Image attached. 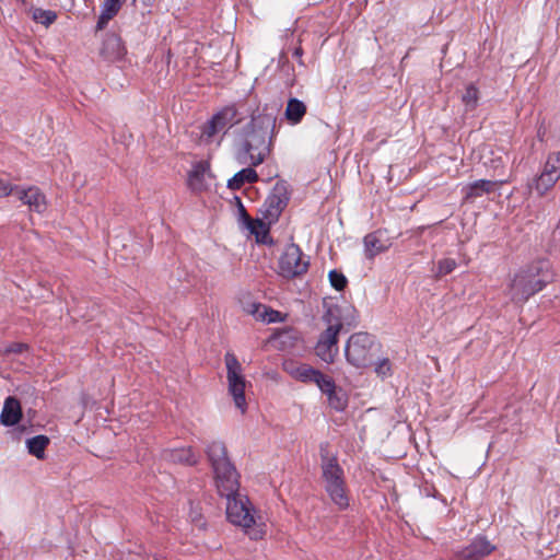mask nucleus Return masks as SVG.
Instances as JSON below:
<instances>
[{"mask_svg":"<svg viewBox=\"0 0 560 560\" xmlns=\"http://www.w3.org/2000/svg\"><path fill=\"white\" fill-rule=\"evenodd\" d=\"M305 114L306 106L302 101L294 97L288 101L284 115L292 125L299 124Z\"/></svg>","mask_w":560,"mask_h":560,"instance_id":"nucleus-25","label":"nucleus"},{"mask_svg":"<svg viewBox=\"0 0 560 560\" xmlns=\"http://www.w3.org/2000/svg\"><path fill=\"white\" fill-rule=\"evenodd\" d=\"M165 456L172 463L185 464V465H196L199 460L198 455H196L191 447H180L170 450L165 453Z\"/></svg>","mask_w":560,"mask_h":560,"instance_id":"nucleus-23","label":"nucleus"},{"mask_svg":"<svg viewBox=\"0 0 560 560\" xmlns=\"http://www.w3.org/2000/svg\"><path fill=\"white\" fill-rule=\"evenodd\" d=\"M22 416L23 412L19 399L14 396L7 397L0 413V423L4 427H13L21 421Z\"/></svg>","mask_w":560,"mask_h":560,"instance_id":"nucleus-18","label":"nucleus"},{"mask_svg":"<svg viewBox=\"0 0 560 560\" xmlns=\"http://www.w3.org/2000/svg\"><path fill=\"white\" fill-rule=\"evenodd\" d=\"M241 306L245 312V307H249L250 304H258L257 302L250 301V296L248 294H244L243 298L240 299Z\"/></svg>","mask_w":560,"mask_h":560,"instance_id":"nucleus-36","label":"nucleus"},{"mask_svg":"<svg viewBox=\"0 0 560 560\" xmlns=\"http://www.w3.org/2000/svg\"><path fill=\"white\" fill-rule=\"evenodd\" d=\"M494 549L495 547L486 537L478 536L469 546L456 551L454 560H480Z\"/></svg>","mask_w":560,"mask_h":560,"instance_id":"nucleus-12","label":"nucleus"},{"mask_svg":"<svg viewBox=\"0 0 560 560\" xmlns=\"http://www.w3.org/2000/svg\"><path fill=\"white\" fill-rule=\"evenodd\" d=\"M271 224L264 220L262 217L252 219L249 215H246V228L255 235L257 243L272 244V238L269 235Z\"/></svg>","mask_w":560,"mask_h":560,"instance_id":"nucleus-19","label":"nucleus"},{"mask_svg":"<svg viewBox=\"0 0 560 560\" xmlns=\"http://www.w3.org/2000/svg\"><path fill=\"white\" fill-rule=\"evenodd\" d=\"M542 172L560 178V152H553L548 155Z\"/></svg>","mask_w":560,"mask_h":560,"instance_id":"nucleus-30","label":"nucleus"},{"mask_svg":"<svg viewBox=\"0 0 560 560\" xmlns=\"http://www.w3.org/2000/svg\"><path fill=\"white\" fill-rule=\"evenodd\" d=\"M48 444L49 439L46 435H36L26 441L28 453L38 459L45 458V450Z\"/></svg>","mask_w":560,"mask_h":560,"instance_id":"nucleus-27","label":"nucleus"},{"mask_svg":"<svg viewBox=\"0 0 560 560\" xmlns=\"http://www.w3.org/2000/svg\"><path fill=\"white\" fill-rule=\"evenodd\" d=\"M33 19L45 26H49L56 21L57 14L51 10L35 9Z\"/></svg>","mask_w":560,"mask_h":560,"instance_id":"nucleus-31","label":"nucleus"},{"mask_svg":"<svg viewBox=\"0 0 560 560\" xmlns=\"http://www.w3.org/2000/svg\"><path fill=\"white\" fill-rule=\"evenodd\" d=\"M15 195L24 205H27L32 211L43 213L47 209L45 195L35 186H31L26 189L15 186Z\"/></svg>","mask_w":560,"mask_h":560,"instance_id":"nucleus-14","label":"nucleus"},{"mask_svg":"<svg viewBox=\"0 0 560 560\" xmlns=\"http://www.w3.org/2000/svg\"><path fill=\"white\" fill-rule=\"evenodd\" d=\"M206 454L212 466L219 492L231 493L236 487H240L238 474L228 456V450L223 442L212 441L207 445Z\"/></svg>","mask_w":560,"mask_h":560,"instance_id":"nucleus-4","label":"nucleus"},{"mask_svg":"<svg viewBox=\"0 0 560 560\" xmlns=\"http://www.w3.org/2000/svg\"><path fill=\"white\" fill-rule=\"evenodd\" d=\"M282 369L296 381L314 383L319 389L329 390L331 388L330 377L306 363L285 360L282 363Z\"/></svg>","mask_w":560,"mask_h":560,"instance_id":"nucleus-10","label":"nucleus"},{"mask_svg":"<svg viewBox=\"0 0 560 560\" xmlns=\"http://www.w3.org/2000/svg\"><path fill=\"white\" fill-rule=\"evenodd\" d=\"M101 55L108 61L120 60L126 55V48L121 38L115 33L106 34L101 48Z\"/></svg>","mask_w":560,"mask_h":560,"instance_id":"nucleus-16","label":"nucleus"},{"mask_svg":"<svg viewBox=\"0 0 560 560\" xmlns=\"http://www.w3.org/2000/svg\"><path fill=\"white\" fill-rule=\"evenodd\" d=\"M375 372L377 373V375H381V376L388 375L390 372L389 361L387 359H384L381 362H378L375 366Z\"/></svg>","mask_w":560,"mask_h":560,"instance_id":"nucleus-34","label":"nucleus"},{"mask_svg":"<svg viewBox=\"0 0 560 560\" xmlns=\"http://www.w3.org/2000/svg\"><path fill=\"white\" fill-rule=\"evenodd\" d=\"M558 180L559 178L541 172L537 177L533 179L532 183L528 184V189H535L538 196L541 197L547 194Z\"/></svg>","mask_w":560,"mask_h":560,"instance_id":"nucleus-26","label":"nucleus"},{"mask_svg":"<svg viewBox=\"0 0 560 560\" xmlns=\"http://www.w3.org/2000/svg\"><path fill=\"white\" fill-rule=\"evenodd\" d=\"M235 113L231 108H224L215 114L205 126L202 133L208 138L224 131L232 126Z\"/></svg>","mask_w":560,"mask_h":560,"instance_id":"nucleus-15","label":"nucleus"},{"mask_svg":"<svg viewBox=\"0 0 560 560\" xmlns=\"http://www.w3.org/2000/svg\"><path fill=\"white\" fill-rule=\"evenodd\" d=\"M240 211H241V214H242L244 221L246 222V215H248V214H247L244 206L241 202H240Z\"/></svg>","mask_w":560,"mask_h":560,"instance_id":"nucleus-39","label":"nucleus"},{"mask_svg":"<svg viewBox=\"0 0 560 560\" xmlns=\"http://www.w3.org/2000/svg\"><path fill=\"white\" fill-rule=\"evenodd\" d=\"M155 0H139V2L143 5V7H150L152 5V3L154 2ZM138 2V0H132V3L136 4Z\"/></svg>","mask_w":560,"mask_h":560,"instance_id":"nucleus-38","label":"nucleus"},{"mask_svg":"<svg viewBox=\"0 0 560 560\" xmlns=\"http://www.w3.org/2000/svg\"><path fill=\"white\" fill-rule=\"evenodd\" d=\"M323 320L327 327L318 337L315 345V354L322 361L332 363L338 354V336L342 329V322L331 308L325 313Z\"/></svg>","mask_w":560,"mask_h":560,"instance_id":"nucleus-6","label":"nucleus"},{"mask_svg":"<svg viewBox=\"0 0 560 560\" xmlns=\"http://www.w3.org/2000/svg\"><path fill=\"white\" fill-rule=\"evenodd\" d=\"M363 245L365 258L373 259L386 252L392 246V242L385 232L377 230L364 236Z\"/></svg>","mask_w":560,"mask_h":560,"instance_id":"nucleus-13","label":"nucleus"},{"mask_svg":"<svg viewBox=\"0 0 560 560\" xmlns=\"http://www.w3.org/2000/svg\"><path fill=\"white\" fill-rule=\"evenodd\" d=\"M245 313L265 323H277L282 320L280 312L268 308L262 304H250L249 307H245Z\"/></svg>","mask_w":560,"mask_h":560,"instance_id":"nucleus-21","label":"nucleus"},{"mask_svg":"<svg viewBox=\"0 0 560 560\" xmlns=\"http://www.w3.org/2000/svg\"><path fill=\"white\" fill-rule=\"evenodd\" d=\"M479 101V90L475 84L466 86L465 92L462 95V102L465 105L466 110H474Z\"/></svg>","mask_w":560,"mask_h":560,"instance_id":"nucleus-29","label":"nucleus"},{"mask_svg":"<svg viewBox=\"0 0 560 560\" xmlns=\"http://www.w3.org/2000/svg\"><path fill=\"white\" fill-rule=\"evenodd\" d=\"M26 348L23 343L13 345L8 349V352H22Z\"/></svg>","mask_w":560,"mask_h":560,"instance_id":"nucleus-37","label":"nucleus"},{"mask_svg":"<svg viewBox=\"0 0 560 560\" xmlns=\"http://www.w3.org/2000/svg\"><path fill=\"white\" fill-rule=\"evenodd\" d=\"M301 55H302V48H300V47H299V48H296V49L294 50V56H296V57H301Z\"/></svg>","mask_w":560,"mask_h":560,"instance_id":"nucleus-40","label":"nucleus"},{"mask_svg":"<svg viewBox=\"0 0 560 560\" xmlns=\"http://www.w3.org/2000/svg\"><path fill=\"white\" fill-rule=\"evenodd\" d=\"M505 180H488V179H479L475 180L467 186H465V200L472 201L476 198H479L483 195H488L493 192L497 188H499Z\"/></svg>","mask_w":560,"mask_h":560,"instance_id":"nucleus-17","label":"nucleus"},{"mask_svg":"<svg viewBox=\"0 0 560 560\" xmlns=\"http://www.w3.org/2000/svg\"><path fill=\"white\" fill-rule=\"evenodd\" d=\"M126 0H103L102 10L97 21V30H103L108 22L119 12Z\"/></svg>","mask_w":560,"mask_h":560,"instance_id":"nucleus-20","label":"nucleus"},{"mask_svg":"<svg viewBox=\"0 0 560 560\" xmlns=\"http://www.w3.org/2000/svg\"><path fill=\"white\" fill-rule=\"evenodd\" d=\"M224 362L226 366L229 393L233 397L236 408H238L242 411V413H244L247 404L245 399L246 380L243 374V368L236 355L232 352L225 353Z\"/></svg>","mask_w":560,"mask_h":560,"instance_id":"nucleus-8","label":"nucleus"},{"mask_svg":"<svg viewBox=\"0 0 560 560\" xmlns=\"http://www.w3.org/2000/svg\"><path fill=\"white\" fill-rule=\"evenodd\" d=\"M456 261L453 258H444L438 264V277H443L451 273L456 268Z\"/></svg>","mask_w":560,"mask_h":560,"instance_id":"nucleus-32","label":"nucleus"},{"mask_svg":"<svg viewBox=\"0 0 560 560\" xmlns=\"http://www.w3.org/2000/svg\"><path fill=\"white\" fill-rule=\"evenodd\" d=\"M374 338L368 332L353 334L347 341L345 354L347 361L358 368H366L373 360Z\"/></svg>","mask_w":560,"mask_h":560,"instance_id":"nucleus-7","label":"nucleus"},{"mask_svg":"<svg viewBox=\"0 0 560 560\" xmlns=\"http://www.w3.org/2000/svg\"><path fill=\"white\" fill-rule=\"evenodd\" d=\"M331 388L329 390L320 389L327 395L329 405L336 410H343L347 406V400L342 395L336 392V385L334 380L330 377Z\"/></svg>","mask_w":560,"mask_h":560,"instance_id":"nucleus-28","label":"nucleus"},{"mask_svg":"<svg viewBox=\"0 0 560 560\" xmlns=\"http://www.w3.org/2000/svg\"><path fill=\"white\" fill-rule=\"evenodd\" d=\"M208 165L199 162L194 165L192 170L188 174V186L194 191H201L206 189V175L208 173Z\"/></svg>","mask_w":560,"mask_h":560,"instance_id":"nucleus-22","label":"nucleus"},{"mask_svg":"<svg viewBox=\"0 0 560 560\" xmlns=\"http://www.w3.org/2000/svg\"><path fill=\"white\" fill-rule=\"evenodd\" d=\"M219 493L226 498L228 520L232 524L242 527L252 539H261L266 534V525L261 517L256 514L248 498L238 492V487L231 493Z\"/></svg>","mask_w":560,"mask_h":560,"instance_id":"nucleus-3","label":"nucleus"},{"mask_svg":"<svg viewBox=\"0 0 560 560\" xmlns=\"http://www.w3.org/2000/svg\"><path fill=\"white\" fill-rule=\"evenodd\" d=\"M308 266V258L303 255L300 247L295 244L288 245L279 259L280 272L287 278L305 273Z\"/></svg>","mask_w":560,"mask_h":560,"instance_id":"nucleus-11","label":"nucleus"},{"mask_svg":"<svg viewBox=\"0 0 560 560\" xmlns=\"http://www.w3.org/2000/svg\"><path fill=\"white\" fill-rule=\"evenodd\" d=\"M552 280L550 264L540 259L520 269L506 288V295L515 304H523L532 295L541 291Z\"/></svg>","mask_w":560,"mask_h":560,"instance_id":"nucleus-2","label":"nucleus"},{"mask_svg":"<svg viewBox=\"0 0 560 560\" xmlns=\"http://www.w3.org/2000/svg\"><path fill=\"white\" fill-rule=\"evenodd\" d=\"M329 281L330 284L338 291H341L347 285V278L337 270H331L329 272Z\"/></svg>","mask_w":560,"mask_h":560,"instance_id":"nucleus-33","label":"nucleus"},{"mask_svg":"<svg viewBox=\"0 0 560 560\" xmlns=\"http://www.w3.org/2000/svg\"><path fill=\"white\" fill-rule=\"evenodd\" d=\"M276 118L269 114L253 116L235 158L240 164L258 166L270 153Z\"/></svg>","mask_w":560,"mask_h":560,"instance_id":"nucleus-1","label":"nucleus"},{"mask_svg":"<svg viewBox=\"0 0 560 560\" xmlns=\"http://www.w3.org/2000/svg\"><path fill=\"white\" fill-rule=\"evenodd\" d=\"M288 201L289 190L287 183L277 182L261 205L259 213L268 223H275L287 207Z\"/></svg>","mask_w":560,"mask_h":560,"instance_id":"nucleus-9","label":"nucleus"},{"mask_svg":"<svg viewBox=\"0 0 560 560\" xmlns=\"http://www.w3.org/2000/svg\"><path fill=\"white\" fill-rule=\"evenodd\" d=\"M11 194H15V186L0 178V198L7 197Z\"/></svg>","mask_w":560,"mask_h":560,"instance_id":"nucleus-35","label":"nucleus"},{"mask_svg":"<svg viewBox=\"0 0 560 560\" xmlns=\"http://www.w3.org/2000/svg\"><path fill=\"white\" fill-rule=\"evenodd\" d=\"M258 180L257 172L249 165L237 172L232 178L228 180V187L232 190L240 189L246 183H255Z\"/></svg>","mask_w":560,"mask_h":560,"instance_id":"nucleus-24","label":"nucleus"},{"mask_svg":"<svg viewBox=\"0 0 560 560\" xmlns=\"http://www.w3.org/2000/svg\"><path fill=\"white\" fill-rule=\"evenodd\" d=\"M322 481L330 501L338 510H346L350 505L349 490L347 488L345 472L336 457H322Z\"/></svg>","mask_w":560,"mask_h":560,"instance_id":"nucleus-5","label":"nucleus"}]
</instances>
